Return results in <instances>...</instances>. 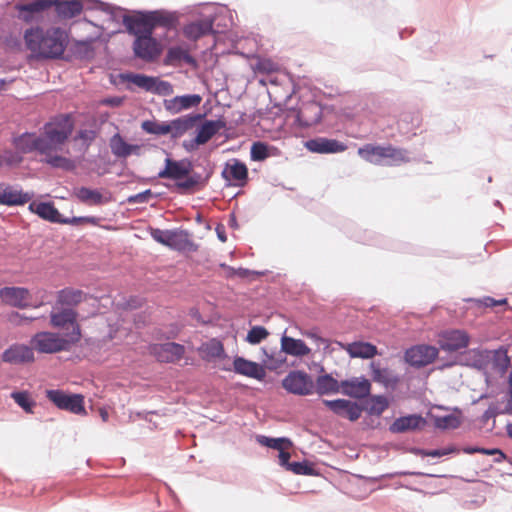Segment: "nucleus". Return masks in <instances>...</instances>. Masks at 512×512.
<instances>
[{"instance_id":"nucleus-9","label":"nucleus","mask_w":512,"mask_h":512,"mask_svg":"<svg viewBox=\"0 0 512 512\" xmlns=\"http://www.w3.org/2000/svg\"><path fill=\"white\" fill-rule=\"evenodd\" d=\"M224 126V122L220 120H206L198 129L196 137L192 140L184 141L182 146L186 151L192 152L196 150L200 145L206 144Z\"/></svg>"},{"instance_id":"nucleus-20","label":"nucleus","mask_w":512,"mask_h":512,"mask_svg":"<svg viewBox=\"0 0 512 512\" xmlns=\"http://www.w3.org/2000/svg\"><path fill=\"white\" fill-rule=\"evenodd\" d=\"M305 147L310 152L319 154L340 153L347 149V146L344 143L336 139H329L325 137L310 139L305 142Z\"/></svg>"},{"instance_id":"nucleus-39","label":"nucleus","mask_w":512,"mask_h":512,"mask_svg":"<svg viewBox=\"0 0 512 512\" xmlns=\"http://www.w3.org/2000/svg\"><path fill=\"white\" fill-rule=\"evenodd\" d=\"M141 128L148 134H153L156 136L169 135V121L158 122L153 120H145L141 123Z\"/></svg>"},{"instance_id":"nucleus-43","label":"nucleus","mask_w":512,"mask_h":512,"mask_svg":"<svg viewBox=\"0 0 512 512\" xmlns=\"http://www.w3.org/2000/svg\"><path fill=\"white\" fill-rule=\"evenodd\" d=\"M95 138L96 132L94 130L84 129L78 131L77 135L74 137V141L80 142L82 153H85Z\"/></svg>"},{"instance_id":"nucleus-48","label":"nucleus","mask_w":512,"mask_h":512,"mask_svg":"<svg viewBox=\"0 0 512 512\" xmlns=\"http://www.w3.org/2000/svg\"><path fill=\"white\" fill-rule=\"evenodd\" d=\"M460 425V420L455 415H447L436 419V426L441 429H455Z\"/></svg>"},{"instance_id":"nucleus-25","label":"nucleus","mask_w":512,"mask_h":512,"mask_svg":"<svg viewBox=\"0 0 512 512\" xmlns=\"http://www.w3.org/2000/svg\"><path fill=\"white\" fill-rule=\"evenodd\" d=\"M371 384L365 378H354L341 382V392L354 398H365L370 394Z\"/></svg>"},{"instance_id":"nucleus-33","label":"nucleus","mask_w":512,"mask_h":512,"mask_svg":"<svg viewBox=\"0 0 512 512\" xmlns=\"http://www.w3.org/2000/svg\"><path fill=\"white\" fill-rule=\"evenodd\" d=\"M281 349L286 354L303 357L310 354V348L300 339H295L289 336L281 338Z\"/></svg>"},{"instance_id":"nucleus-6","label":"nucleus","mask_w":512,"mask_h":512,"mask_svg":"<svg viewBox=\"0 0 512 512\" xmlns=\"http://www.w3.org/2000/svg\"><path fill=\"white\" fill-rule=\"evenodd\" d=\"M282 387L291 394L306 396L314 392V381L312 377L304 371H290L282 380Z\"/></svg>"},{"instance_id":"nucleus-40","label":"nucleus","mask_w":512,"mask_h":512,"mask_svg":"<svg viewBox=\"0 0 512 512\" xmlns=\"http://www.w3.org/2000/svg\"><path fill=\"white\" fill-rule=\"evenodd\" d=\"M76 195L79 200L87 204L98 205L103 202L102 194L97 190H92L90 188L81 187L78 189Z\"/></svg>"},{"instance_id":"nucleus-31","label":"nucleus","mask_w":512,"mask_h":512,"mask_svg":"<svg viewBox=\"0 0 512 512\" xmlns=\"http://www.w3.org/2000/svg\"><path fill=\"white\" fill-rule=\"evenodd\" d=\"M198 352L203 360L209 362L226 357L222 342L215 338L203 343Z\"/></svg>"},{"instance_id":"nucleus-41","label":"nucleus","mask_w":512,"mask_h":512,"mask_svg":"<svg viewBox=\"0 0 512 512\" xmlns=\"http://www.w3.org/2000/svg\"><path fill=\"white\" fill-rule=\"evenodd\" d=\"M11 398L27 413H33V408L36 406V403L33 399H31L29 392L21 391V392H13L11 393Z\"/></svg>"},{"instance_id":"nucleus-30","label":"nucleus","mask_w":512,"mask_h":512,"mask_svg":"<svg viewBox=\"0 0 512 512\" xmlns=\"http://www.w3.org/2000/svg\"><path fill=\"white\" fill-rule=\"evenodd\" d=\"M52 7L61 19H71L83 10V4L79 0H51Z\"/></svg>"},{"instance_id":"nucleus-12","label":"nucleus","mask_w":512,"mask_h":512,"mask_svg":"<svg viewBox=\"0 0 512 512\" xmlns=\"http://www.w3.org/2000/svg\"><path fill=\"white\" fill-rule=\"evenodd\" d=\"M133 52L136 57L151 62L158 58L162 52L161 44L153 38L152 34L137 37L133 42Z\"/></svg>"},{"instance_id":"nucleus-14","label":"nucleus","mask_w":512,"mask_h":512,"mask_svg":"<svg viewBox=\"0 0 512 512\" xmlns=\"http://www.w3.org/2000/svg\"><path fill=\"white\" fill-rule=\"evenodd\" d=\"M123 24L129 34L137 37H144L153 34L156 19L148 16H124Z\"/></svg>"},{"instance_id":"nucleus-23","label":"nucleus","mask_w":512,"mask_h":512,"mask_svg":"<svg viewBox=\"0 0 512 512\" xmlns=\"http://www.w3.org/2000/svg\"><path fill=\"white\" fill-rule=\"evenodd\" d=\"M322 107L318 102L309 101L303 103L297 112V121L303 127H310L320 122Z\"/></svg>"},{"instance_id":"nucleus-53","label":"nucleus","mask_w":512,"mask_h":512,"mask_svg":"<svg viewBox=\"0 0 512 512\" xmlns=\"http://www.w3.org/2000/svg\"><path fill=\"white\" fill-rule=\"evenodd\" d=\"M456 451L457 450L454 447H447L435 450H419L418 454L426 457H442L451 453H455Z\"/></svg>"},{"instance_id":"nucleus-35","label":"nucleus","mask_w":512,"mask_h":512,"mask_svg":"<svg viewBox=\"0 0 512 512\" xmlns=\"http://www.w3.org/2000/svg\"><path fill=\"white\" fill-rule=\"evenodd\" d=\"M86 299V294L79 289L65 288L57 293V303L62 306L73 307Z\"/></svg>"},{"instance_id":"nucleus-60","label":"nucleus","mask_w":512,"mask_h":512,"mask_svg":"<svg viewBox=\"0 0 512 512\" xmlns=\"http://www.w3.org/2000/svg\"><path fill=\"white\" fill-rule=\"evenodd\" d=\"M481 303L485 306V307H494V306H497V305H506L507 304V299L503 298V299H500V300H495L494 298L492 297H485Z\"/></svg>"},{"instance_id":"nucleus-29","label":"nucleus","mask_w":512,"mask_h":512,"mask_svg":"<svg viewBox=\"0 0 512 512\" xmlns=\"http://www.w3.org/2000/svg\"><path fill=\"white\" fill-rule=\"evenodd\" d=\"M110 148L113 155L118 158H127L130 155H140L141 146L128 144L120 134H115L110 139Z\"/></svg>"},{"instance_id":"nucleus-49","label":"nucleus","mask_w":512,"mask_h":512,"mask_svg":"<svg viewBox=\"0 0 512 512\" xmlns=\"http://www.w3.org/2000/svg\"><path fill=\"white\" fill-rule=\"evenodd\" d=\"M289 470L298 475H315V469L308 462H293L289 465Z\"/></svg>"},{"instance_id":"nucleus-10","label":"nucleus","mask_w":512,"mask_h":512,"mask_svg":"<svg viewBox=\"0 0 512 512\" xmlns=\"http://www.w3.org/2000/svg\"><path fill=\"white\" fill-rule=\"evenodd\" d=\"M148 351L159 362L175 363L181 360L185 354V347L175 342L164 344H151Z\"/></svg>"},{"instance_id":"nucleus-37","label":"nucleus","mask_w":512,"mask_h":512,"mask_svg":"<svg viewBox=\"0 0 512 512\" xmlns=\"http://www.w3.org/2000/svg\"><path fill=\"white\" fill-rule=\"evenodd\" d=\"M212 28L213 23L211 20H199L186 25L184 28V34L191 40H197L200 37L209 34L212 31Z\"/></svg>"},{"instance_id":"nucleus-36","label":"nucleus","mask_w":512,"mask_h":512,"mask_svg":"<svg viewBox=\"0 0 512 512\" xmlns=\"http://www.w3.org/2000/svg\"><path fill=\"white\" fill-rule=\"evenodd\" d=\"M314 385V391L319 395L335 394L341 390V382L339 383L330 374L318 376Z\"/></svg>"},{"instance_id":"nucleus-3","label":"nucleus","mask_w":512,"mask_h":512,"mask_svg":"<svg viewBox=\"0 0 512 512\" xmlns=\"http://www.w3.org/2000/svg\"><path fill=\"white\" fill-rule=\"evenodd\" d=\"M78 331L74 333H64L63 335L40 331L34 334L30 339V345L33 351L41 354H55L62 351H68L71 346L77 344Z\"/></svg>"},{"instance_id":"nucleus-52","label":"nucleus","mask_w":512,"mask_h":512,"mask_svg":"<svg viewBox=\"0 0 512 512\" xmlns=\"http://www.w3.org/2000/svg\"><path fill=\"white\" fill-rule=\"evenodd\" d=\"M153 86L154 88L152 89V92L157 94L166 96L173 93V86L167 81H161L155 78Z\"/></svg>"},{"instance_id":"nucleus-64","label":"nucleus","mask_w":512,"mask_h":512,"mask_svg":"<svg viewBox=\"0 0 512 512\" xmlns=\"http://www.w3.org/2000/svg\"><path fill=\"white\" fill-rule=\"evenodd\" d=\"M508 385H509V395H510V400H512V370H511V373L508 377Z\"/></svg>"},{"instance_id":"nucleus-61","label":"nucleus","mask_w":512,"mask_h":512,"mask_svg":"<svg viewBox=\"0 0 512 512\" xmlns=\"http://www.w3.org/2000/svg\"><path fill=\"white\" fill-rule=\"evenodd\" d=\"M464 452H466L468 454L482 453V454H486V455H494L495 453H498V452L501 453L498 449L488 450V449H484V448H465Z\"/></svg>"},{"instance_id":"nucleus-42","label":"nucleus","mask_w":512,"mask_h":512,"mask_svg":"<svg viewBox=\"0 0 512 512\" xmlns=\"http://www.w3.org/2000/svg\"><path fill=\"white\" fill-rule=\"evenodd\" d=\"M258 442L266 447L280 450L282 448H291L292 442L288 438H270L267 436H260L258 437Z\"/></svg>"},{"instance_id":"nucleus-13","label":"nucleus","mask_w":512,"mask_h":512,"mask_svg":"<svg viewBox=\"0 0 512 512\" xmlns=\"http://www.w3.org/2000/svg\"><path fill=\"white\" fill-rule=\"evenodd\" d=\"M438 356V349L430 345H417L408 349L405 353L406 361L415 367H423L431 364Z\"/></svg>"},{"instance_id":"nucleus-26","label":"nucleus","mask_w":512,"mask_h":512,"mask_svg":"<svg viewBox=\"0 0 512 512\" xmlns=\"http://www.w3.org/2000/svg\"><path fill=\"white\" fill-rule=\"evenodd\" d=\"M190 172V164L183 161H175L170 158L165 160V168L158 173L162 179L179 180L186 177Z\"/></svg>"},{"instance_id":"nucleus-8","label":"nucleus","mask_w":512,"mask_h":512,"mask_svg":"<svg viewBox=\"0 0 512 512\" xmlns=\"http://www.w3.org/2000/svg\"><path fill=\"white\" fill-rule=\"evenodd\" d=\"M46 396L59 409L66 410L74 414L86 413L84 408V398L82 395H68L60 390H47Z\"/></svg>"},{"instance_id":"nucleus-59","label":"nucleus","mask_w":512,"mask_h":512,"mask_svg":"<svg viewBox=\"0 0 512 512\" xmlns=\"http://www.w3.org/2000/svg\"><path fill=\"white\" fill-rule=\"evenodd\" d=\"M289 448H282L279 450V462L280 465L286 467L287 470H289V459L291 457L290 453L287 451Z\"/></svg>"},{"instance_id":"nucleus-22","label":"nucleus","mask_w":512,"mask_h":512,"mask_svg":"<svg viewBox=\"0 0 512 512\" xmlns=\"http://www.w3.org/2000/svg\"><path fill=\"white\" fill-rule=\"evenodd\" d=\"M34 359V351L31 345L14 344L2 354V360L11 364L31 363Z\"/></svg>"},{"instance_id":"nucleus-62","label":"nucleus","mask_w":512,"mask_h":512,"mask_svg":"<svg viewBox=\"0 0 512 512\" xmlns=\"http://www.w3.org/2000/svg\"><path fill=\"white\" fill-rule=\"evenodd\" d=\"M22 319H25V320H34L35 318H28V317H23L21 314H19L18 312H13L9 315V321L14 323V324H20V321Z\"/></svg>"},{"instance_id":"nucleus-16","label":"nucleus","mask_w":512,"mask_h":512,"mask_svg":"<svg viewBox=\"0 0 512 512\" xmlns=\"http://www.w3.org/2000/svg\"><path fill=\"white\" fill-rule=\"evenodd\" d=\"M438 344L445 351H458L469 344V336L462 330H448L439 335Z\"/></svg>"},{"instance_id":"nucleus-2","label":"nucleus","mask_w":512,"mask_h":512,"mask_svg":"<svg viewBox=\"0 0 512 512\" xmlns=\"http://www.w3.org/2000/svg\"><path fill=\"white\" fill-rule=\"evenodd\" d=\"M23 38L26 48L37 59L60 58L68 44V34L60 27H30L25 30Z\"/></svg>"},{"instance_id":"nucleus-45","label":"nucleus","mask_w":512,"mask_h":512,"mask_svg":"<svg viewBox=\"0 0 512 512\" xmlns=\"http://www.w3.org/2000/svg\"><path fill=\"white\" fill-rule=\"evenodd\" d=\"M251 159L253 161H264L270 155L268 152V146L263 142H255L251 146Z\"/></svg>"},{"instance_id":"nucleus-1","label":"nucleus","mask_w":512,"mask_h":512,"mask_svg":"<svg viewBox=\"0 0 512 512\" xmlns=\"http://www.w3.org/2000/svg\"><path fill=\"white\" fill-rule=\"evenodd\" d=\"M74 130V121L68 114H61L43 126L41 135L23 133L13 140L15 149L21 154L38 152L42 161L53 168L71 171L75 163L68 157L58 154Z\"/></svg>"},{"instance_id":"nucleus-38","label":"nucleus","mask_w":512,"mask_h":512,"mask_svg":"<svg viewBox=\"0 0 512 512\" xmlns=\"http://www.w3.org/2000/svg\"><path fill=\"white\" fill-rule=\"evenodd\" d=\"M422 421V417L418 415L400 417L392 423L390 431L393 433H403L409 430H415Z\"/></svg>"},{"instance_id":"nucleus-63","label":"nucleus","mask_w":512,"mask_h":512,"mask_svg":"<svg viewBox=\"0 0 512 512\" xmlns=\"http://www.w3.org/2000/svg\"><path fill=\"white\" fill-rule=\"evenodd\" d=\"M77 47L79 49H83L87 53L91 52V45L88 42H79V43H77Z\"/></svg>"},{"instance_id":"nucleus-21","label":"nucleus","mask_w":512,"mask_h":512,"mask_svg":"<svg viewBox=\"0 0 512 512\" xmlns=\"http://www.w3.org/2000/svg\"><path fill=\"white\" fill-rule=\"evenodd\" d=\"M51 7V0H35L30 3H17L15 5V9L18 11V18L25 23L32 22L37 15Z\"/></svg>"},{"instance_id":"nucleus-56","label":"nucleus","mask_w":512,"mask_h":512,"mask_svg":"<svg viewBox=\"0 0 512 512\" xmlns=\"http://www.w3.org/2000/svg\"><path fill=\"white\" fill-rule=\"evenodd\" d=\"M304 336L312 339L318 346L324 345V348H328V340L318 335L315 330H309L302 333Z\"/></svg>"},{"instance_id":"nucleus-44","label":"nucleus","mask_w":512,"mask_h":512,"mask_svg":"<svg viewBox=\"0 0 512 512\" xmlns=\"http://www.w3.org/2000/svg\"><path fill=\"white\" fill-rule=\"evenodd\" d=\"M23 160L21 153L17 150H4L0 153V166H13L18 165Z\"/></svg>"},{"instance_id":"nucleus-34","label":"nucleus","mask_w":512,"mask_h":512,"mask_svg":"<svg viewBox=\"0 0 512 512\" xmlns=\"http://www.w3.org/2000/svg\"><path fill=\"white\" fill-rule=\"evenodd\" d=\"M182 61L189 65L196 64L195 59L189 54V52L186 49L180 46H175L168 49L164 59V63L166 65L177 66Z\"/></svg>"},{"instance_id":"nucleus-55","label":"nucleus","mask_w":512,"mask_h":512,"mask_svg":"<svg viewBox=\"0 0 512 512\" xmlns=\"http://www.w3.org/2000/svg\"><path fill=\"white\" fill-rule=\"evenodd\" d=\"M153 196V193L150 189H147L138 194L132 195L128 198L129 203H146Z\"/></svg>"},{"instance_id":"nucleus-27","label":"nucleus","mask_w":512,"mask_h":512,"mask_svg":"<svg viewBox=\"0 0 512 512\" xmlns=\"http://www.w3.org/2000/svg\"><path fill=\"white\" fill-rule=\"evenodd\" d=\"M28 209L40 218L52 223H63L65 221L52 202H31Z\"/></svg>"},{"instance_id":"nucleus-15","label":"nucleus","mask_w":512,"mask_h":512,"mask_svg":"<svg viewBox=\"0 0 512 512\" xmlns=\"http://www.w3.org/2000/svg\"><path fill=\"white\" fill-rule=\"evenodd\" d=\"M1 301L16 308H26L31 300V293L24 287H4L0 289Z\"/></svg>"},{"instance_id":"nucleus-28","label":"nucleus","mask_w":512,"mask_h":512,"mask_svg":"<svg viewBox=\"0 0 512 512\" xmlns=\"http://www.w3.org/2000/svg\"><path fill=\"white\" fill-rule=\"evenodd\" d=\"M337 344L344 349L351 358L370 359L377 354V347L368 342H353L348 344L337 342Z\"/></svg>"},{"instance_id":"nucleus-24","label":"nucleus","mask_w":512,"mask_h":512,"mask_svg":"<svg viewBox=\"0 0 512 512\" xmlns=\"http://www.w3.org/2000/svg\"><path fill=\"white\" fill-rule=\"evenodd\" d=\"M233 367L234 371L237 374L253 378L259 381L264 380L266 376V370L264 366L256 362L247 360L243 357H235L233 361Z\"/></svg>"},{"instance_id":"nucleus-47","label":"nucleus","mask_w":512,"mask_h":512,"mask_svg":"<svg viewBox=\"0 0 512 512\" xmlns=\"http://www.w3.org/2000/svg\"><path fill=\"white\" fill-rule=\"evenodd\" d=\"M371 370H372V378L374 381L379 383L387 384L390 381V372L386 368H381L379 365H376L375 363L371 364Z\"/></svg>"},{"instance_id":"nucleus-54","label":"nucleus","mask_w":512,"mask_h":512,"mask_svg":"<svg viewBox=\"0 0 512 512\" xmlns=\"http://www.w3.org/2000/svg\"><path fill=\"white\" fill-rule=\"evenodd\" d=\"M63 224H72V225H82V224H91L97 225L99 219L93 216L86 217H73L71 219H64Z\"/></svg>"},{"instance_id":"nucleus-57","label":"nucleus","mask_w":512,"mask_h":512,"mask_svg":"<svg viewBox=\"0 0 512 512\" xmlns=\"http://www.w3.org/2000/svg\"><path fill=\"white\" fill-rule=\"evenodd\" d=\"M198 178L188 177L184 181L177 182L176 186L182 190H189L198 184Z\"/></svg>"},{"instance_id":"nucleus-4","label":"nucleus","mask_w":512,"mask_h":512,"mask_svg":"<svg viewBox=\"0 0 512 512\" xmlns=\"http://www.w3.org/2000/svg\"><path fill=\"white\" fill-rule=\"evenodd\" d=\"M358 155L365 161L373 164H381L384 159H388L390 165H399L409 161L408 153L405 149L396 148L392 145L366 144L358 149Z\"/></svg>"},{"instance_id":"nucleus-7","label":"nucleus","mask_w":512,"mask_h":512,"mask_svg":"<svg viewBox=\"0 0 512 512\" xmlns=\"http://www.w3.org/2000/svg\"><path fill=\"white\" fill-rule=\"evenodd\" d=\"M78 313L72 308H63L58 311H52L50 314V324L54 328L64 329L65 333H74L78 331L77 343L82 338L81 327L77 322Z\"/></svg>"},{"instance_id":"nucleus-32","label":"nucleus","mask_w":512,"mask_h":512,"mask_svg":"<svg viewBox=\"0 0 512 512\" xmlns=\"http://www.w3.org/2000/svg\"><path fill=\"white\" fill-rule=\"evenodd\" d=\"M222 175L228 181H237L238 184H242L247 180L248 169L244 163L234 159L226 164Z\"/></svg>"},{"instance_id":"nucleus-46","label":"nucleus","mask_w":512,"mask_h":512,"mask_svg":"<svg viewBox=\"0 0 512 512\" xmlns=\"http://www.w3.org/2000/svg\"><path fill=\"white\" fill-rule=\"evenodd\" d=\"M268 331L262 326L252 327L247 334V341L251 344H258L268 336Z\"/></svg>"},{"instance_id":"nucleus-58","label":"nucleus","mask_w":512,"mask_h":512,"mask_svg":"<svg viewBox=\"0 0 512 512\" xmlns=\"http://www.w3.org/2000/svg\"><path fill=\"white\" fill-rule=\"evenodd\" d=\"M497 363L499 366H501L503 369H507L510 365V358L507 354L506 350H499L497 351Z\"/></svg>"},{"instance_id":"nucleus-18","label":"nucleus","mask_w":512,"mask_h":512,"mask_svg":"<svg viewBox=\"0 0 512 512\" xmlns=\"http://www.w3.org/2000/svg\"><path fill=\"white\" fill-rule=\"evenodd\" d=\"M202 119L201 114H187L169 121V137L172 140L183 137Z\"/></svg>"},{"instance_id":"nucleus-50","label":"nucleus","mask_w":512,"mask_h":512,"mask_svg":"<svg viewBox=\"0 0 512 512\" xmlns=\"http://www.w3.org/2000/svg\"><path fill=\"white\" fill-rule=\"evenodd\" d=\"M154 80H155V78H153V77H149V76H145V75H141V74H136L131 77V82L133 84H135L136 86L143 88L147 91H152V89L154 88V86H153Z\"/></svg>"},{"instance_id":"nucleus-51","label":"nucleus","mask_w":512,"mask_h":512,"mask_svg":"<svg viewBox=\"0 0 512 512\" xmlns=\"http://www.w3.org/2000/svg\"><path fill=\"white\" fill-rule=\"evenodd\" d=\"M278 66L270 59H259L255 65V71L263 74L276 72Z\"/></svg>"},{"instance_id":"nucleus-17","label":"nucleus","mask_w":512,"mask_h":512,"mask_svg":"<svg viewBox=\"0 0 512 512\" xmlns=\"http://www.w3.org/2000/svg\"><path fill=\"white\" fill-rule=\"evenodd\" d=\"M323 404L338 416L356 421L360 418L362 409L354 402L346 399L323 400Z\"/></svg>"},{"instance_id":"nucleus-11","label":"nucleus","mask_w":512,"mask_h":512,"mask_svg":"<svg viewBox=\"0 0 512 512\" xmlns=\"http://www.w3.org/2000/svg\"><path fill=\"white\" fill-rule=\"evenodd\" d=\"M33 196V193L23 191L18 185L0 182V205L22 206L30 202Z\"/></svg>"},{"instance_id":"nucleus-5","label":"nucleus","mask_w":512,"mask_h":512,"mask_svg":"<svg viewBox=\"0 0 512 512\" xmlns=\"http://www.w3.org/2000/svg\"><path fill=\"white\" fill-rule=\"evenodd\" d=\"M151 236L156 242L179 252H195L198 249L187 231L155 228L151 230Z\"/></svg>"},{"instance_id":"nucleus-19","label":"nucleus","mask_w":512,"mask_h":512,"mask_svg":"<svg viewBox=\"0 0 512 512\" xmlns=\"http://www.w3.org/2000/svg\"><path fill=\"white\" fill-rule=\"evenodd\" d=\"M202 101L199 94H187L175 96L171 99H165L163 102L164 108L170 114H179L184 110L197 107Z\"/></svg>"}]
</instances>
